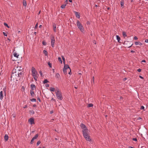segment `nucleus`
Listing matches in <instances>:
<instances>
[{
    "label": "nucleus",
    "instance_id": "obj_1",
    "mask_svg": "<svg viewBox=\"0 0 148 148\" xmlns=\"http://www.w3.org/2000/svg\"><path fill=\"white\" fill-rule=\"evenodd\" d=\"M80 126L83 129V135L85 139L87 141L91 142L92 140L89 135V131L86 127V126L83 124H81L80 125Z\"/></svg>",
    "mask_w": 148,
    "mask_h": 148
},
{
    "label": "nucleus",
    "instance_id": "obj_2",
    "mask_svg": "<svg viewBox=\"0 0 148 148\" xmlns=\"http://www.w3.org/2000/svg\"><path fill=\"white\" fill-rule=\"evenodd\" d=\"M21 74V72L18 71L16 69H14L12 71L11 77L14 79V78H16V77H20Z\"/></svg>",
    "mask_w": 148,
    "mask_h": 148
},
{
    "label": "nucleus",
    "instance_id": "obj_3",
    "mask_svg": "<svg viewBox=\"0 0 148 148\" xmlns=\"http://www.w3.org/2000/svg\"><path fill=\"white\" fill-rule=\"evenodd\" d=\"M32 73L34 78L35 80H37L38 74L37 71L34 67H32Z\"/></svg>",
    "mask_w": 148,
    "mask_h": 148
},
{
    "label": "nucleus",
    "instance_id": "obj_4",
    "mask_svg": "<svg viewBox=\"0 0 148 148\" xmlns=\"http://www.w3.org/2000/svg\"><path fill=\"white\" fill-rule=\"evenodd\" d=\"M55 92L58 99L60 100H62V95L60 91L57 88H56Z\"/></svg>",
    "mask_w": 148,
    "mask_h": 148
},
{
    "label": "nucleus",
    "instance_id": "obj_5",
    "mask_svg": "<svg viewBox=\"0 0 148 148\" xmlns=\"http://www.w3.org/2000/svg\"><path fill=\"white\" fill-rule=\"evenodd\" d=\"M69 71H70V72L69 73L70 74L71 70L69 66L68 65H65L63 69V71L64 73L66 74L67 73V71L69 72Z\"/></svg>",
    "mask_w": 148,
    "mask_h": 148
},
{
    "label": "nucleus",
    "instance_id": "obj_6",
    "mask_svg": "<svg viewBox=\"0 0 148 148\" xmlns=\"http://www.w3.org/2000/svg\"><path fill=\"white\" fill-rule=\"evenodd\" d=\"M77 25L78 28L80 30V31L83 33L84 32V28L82 25L81 23L79 21H77Z\"/></svg>",
    "mask_w": 148,
    "mask_h": 148
},
{
    "label": "nucleus",
    "instance_id": "obj_7",
    "mask_svg": "<svg viewBox=\"0 0 148 148\" xmlns=\"http://www.w3.org/2000/svg\"><path fill=\"white\" fill-rule=\"evenodd\" d=\"M51 45L52 47H54L55 46V38L53 36H52L51 37Z\"/></svg>",
    "mask_w": 148,
    "mask_h": 148
},
{
    "label": "nucleus",
    "instance_id": "obj_8",
    "mask_svg": "<svg viewBox=\"0 0 148 148\" xmlns=\"http://www.w3.org/2000/svg\"><path fill=\"white\" fill-rule=\"evenodd\" d=\"M16 69L18 71L21 72V73L23 71V68L21 66H18L16 67V69Z\"/></svg>",
    "mask_w": 148,
    "mask_h": 148
},
{
    "label": "nucleus",
    "instance_id": "obj_9",
    "mask_svg": "<svg viewBox=\"0 0 148 148\" xmlns=\"http://www.w3.org/2000/svg\"><path fill=\"white\" fill-rule=\"evenodd\" d=\"M38 136V134H37L34 137L32 138L30 142L31 144H32L33 143V142L34 141V140L37 138V137Z\"/></svg>",
    "mask_w": 148,
    "mask_h": 148
},
{
    "label": "nucleus",
    "instance_id": "obj_10",
    "mask_svg": "<svg viewBox=\"0 0 148 148\" xmlns=\"http://www.w3.org/2000/svg\"><path fill=\"white\" fill-rule=\"evenodd\" d=\"M28 122L30 123L31 125L34 124V120L33 118H31L28 120Z\"/></svg>",
    "mask_w": 148,
    "mask_h": 148
},
{
    "label": "nucleus",
    "instance_id": "obj_11",
    "mask_svg": "<svg viewBox=\"0 0 148 148\" xmlns=\"http://www.w3.org/2000/svg\"><path fill=\"white\" fill-rule=\"evenodd\" d=\"M3 97V94L2 91H1L0 92V99L2 100Z\"/></svg>",
    "mask_w": 148,
    "mask_h": 148
},
{
    "label": "nucleus",
    "instance_id": "obj_12",
    "mask_svg": "<svg viewBox=\"0 0 148 148\" xmlns=\"http://www.w3.org/2000/svg\"><path fill=\"white\" fill-rule=\"evenodd\" d=\"M8 135L5 134L4 136V138L5 141H7L8 140Z\"/></svg>",
    "mask_w": 148,
    "mask_h": 148
},
{
    "label": "nucleus",
    "instance_id": "obj_13",
    "mask_svg": "<svg viewBox=\"0 0 148 148\" xmlns=\"http://www.w3.org/2000/svg\"><path fill=\"white\" fill-rule=\"evenodd\" d=\"M74 13L75 14L76 16L78 18H79L80 16L79 14L77 12L75 11Z\"/></svg>",
    "mask_w": 148,
    "mask_h": 148
},
{
    "label": "nucleus",
    "instance_id": "obj_14",
    "mask_svg": "<svg viewBox=\"0 0 148 148\" xmlns=\"http://www.w3.org/2000/svg\"><path fill=\"white\" fill-rule=\"evenodd\" d=\"M135 44L136 45H142V43L139 42H135Z\"/></svg>",
    "mask_w": 148,
    "mask_h": 148
},
{
    "label": "nucleus",
    "instance_id": "obj_15",
    "mask_svg": "<svg viewBox=\"0 0 148 148\" xmlns=\"http://www.w3.org/2000/svg\"><path fill=\"white\" fill-rule=\"evenodd\" d=\"M56 89L54 88L53 87H50V90L51 92L55 91Z\"/></svg>",
    "mask_w": 148,
    "mask_h": 148
},
{
    "label": "nucleus",
    "instance_id": "obj_16",
    "mask_svg": "<svg viewBox=\"0 0 148 148\" xmlns=\"http://www.w3.org/2000/svg\"><path fill=\"white\" fill-rule=\"evenodd\" d=\"M53 30L55 32H56V25H55V24H54L53 25Z\"/></svg>",
    "mask_w": 148,
    "mask_h": 148
},
{
    "label": "nucleus",
    "instance_id": "obj_17",
    "mask_svg": "<svg viewBox=\"0 0 148 148\" xmlns=\"http://www.w3.org/2000/svg\"><path fill=\"white\" fill-rule=\"evenodd\" d=\"M14 56L16 57V58H18L19 55L17 53H15L13 54Z\"/></svg>",
    "mask_w": 148,
    "mask_h": 148
},
{
    "label": "nucleus",
    "instance_id": "obj_18",
    "mask_svg": "<svg viewBox=\"0 0 148 148\" xmlns=\"http://www.w3.org/2000/svg\"><path fill=\"white\" fill-rule=\"evenodd\" d=\"M31 89L33 90L35 88V85H34L33 84H32L31 85Z\"/></svg>",
    "mask_w": 148,
    "mask_h": 148
},
{
    "label": "nucleus",
    "instance_id": "obj_19",
    "mask_svg": "<svg viewBox=\"0 0 148 148\" xmlns=\"http://www.w3.org/2000/svg\"><path fill=\"white\" fill-rule=\"evenodd\" d=\"M30 94L33 97L34 96V92L33 90H31L30 91Z\"/></svg>",
    "mask_w": 148,
    "mask_h": 148
},
{
    "label": "nucleus",
    "instance_id": "obj_20",
    "mask_svg": "<svg viewBox=\"0 0 148 148\" xmlns=\"http://www.w3.org/2000/svg\"><path fill=\"white\" fill-rule=\"evenodd\" d=\"M23 4L24 6H26L27 5L26 1L25 0H23Z\"/></svg>",
    "mask_w": 148,
    "mask_h": 148
},
{
    "label": "nucleus",
    "instance_id": "obj_21",
    "mask_svg": "<svg viewBox=\"0 0 148 148\" xmlns=\"http://www.w3.org/2000/svg\"><path fill=\"white\" fill-rule=\"evenodd\" d=\"M123 35L124 38L127 36L126 33L124 32H123Z\"/></svg>",
    "mask_w": 148,
    "mask_h": 148
},
{
    "label": "nucleus",
    "instance_id": "obj_22",
    "mask_svg": "<svg viewBox=\"0 0 148 148\" xmlns=\"http://www.w3.org/2000/svg\"><path fill=\"white\" fill-rule=\"evenodd\" d=\"M43 53H44L45 55V56H47V51L46 50H44L43 51Z\"/></svg>",
    "mask_w": 148,
    "mask_h": 148
},
{
    "label": "nucleus",
    "instance_id": "obj_23",
    "mask_svg": "<svg viewBox=\"0 0 148 148\" xmlns=\"http://www.w3.org/2000/svg\"><path fill=\"white\" fill-rule=\"evenodd\" d=\"M116 37L117 39L118 40V41L119 42V41L120 40V37L118 35H116Z\"/></svg>",
    "mask_w": 148,
    "mask_h": 148
},
{
    "label": "nucleus",
    "instance_id": "obj_24",
    "mask_svg": "<svg viewBox=\"0 0 148 148\" xmlns=\"http://www.w3.org/2000/svg\"><path fill=\"white\" fill-rule=\"evenodd\" d=\"M58 61L60 62V63L62 64V62L61 60V59L60 57H58Z\"/></svg>",
    "mask_w": 148,
    "mask_h": 148
},
{
    "label": "nucleus",
    "instance_id": "obj_25",
    "mask_svg": "<svg viewBox=\"0 0 148 148\" xmlns=\"http://www.w3.org/2000/svg\"><path fill=\"white\" fill-rule=\"evenodd\" d=\"M66 4H63L61 6V8H65Z\"/></svg>",
    "mask_w": 148,
    "mask_h": 148
},
{
    "label": "nucleus",
    "instance_id": "obj_26",
    "mask_svg": "<svg viewBox=\"0 0 148 148\" xmlns=\"http://www.w3.org/2000/svg\"><path fill=\"white\" fill-rule=\"evenodd\" d=\"M121 6H123L124 5V2L123 1H122L121 2Z\"/></svg>",
    "mask_w": 148,
    "mask_h": 148
},
{
    "label": "nucleus",
    "instance_id": "obj_27",
    "mask_svg": "<svg viewBox=\"0 0 148 148\" xmlns=\"http://www.w3.org/2000/svg\"><path fill=\"white\" fill-rule=\"evenodd\" d=\"M62 59L63 61V62L65 64V58H64V57L63 56H62Z\"/></svg>",
    "mask_w": 148,
    "mask_h": 148
},
{
    "label": "nucleus",
    "instance_id": "obj_28",
    "mask_svg": "<svg viewBox=\"0 0 148 148\" xmlns=\"http://www.w3.org/2000/svg\"><path fill=\"white\" fill-rule=\"evenodd\" d=\"M48 82V81L47 79H45L43 82L44 83H46Z\"/></svg>",
    "mask_w": 148,
    "mask_h": 148
},
{
    "label": "nucleus",
    "instance_id": "obj_29",
    "mask_svg": "<svg viewBox=\"0 0 148 148\" xmlns=\"http://www.w3.org/2000/svg\"><path fill=\"white\" fill-rule=\"evenodd\" d=\"M31 101H32L35 102V101H36V100L35 99H31Z\"/></svg>",
    "mask_w": 148,
    "mask_h": 148
},
{
    "label": "nucleus",
    "instance_id": "obj_30",
    "mask_svg": "<svg viewBox=\"0 0 148 148\" xmlns=\"http://www.w3.org/2000/svg\"><path fill=\"white\" fill-rule=\"evenodd\" d=\"M93 106V105L92 104H89L88 105V107H91Z\"/></svg>",
    "mask_w": 148,
    "mask_h": 148
},
{
    "label": "nucleus",
    "instance_id": "obj_31",
    "mask_svg": "<svg viewBox=\"0 0 148 148\" xmlns=\"http://www.w3.org/2000/svg\"><path fill=\"white\" fill-rule=\"evenodd\" d=\"M42 44L43 45H46L47 43L43 41L42 42Z\"/></svg>",
    "mask_w": 148,
    "mask_h": 148
},
{
    "label": "nucleus",
    "instance_id": "obj_32",
    "mask_svg": "<svg viewBox=\"0 0 148 148\" xmlns=\"http://www.w3.org/2000/svg\"><path fill=\"white\" fill-rule=\"evenodd\" d=\"M48 64L50 67L51 68L52 67L51 64V63L50 62H48Z\"/></svg>",
    "mask_w": 148,
    "mask_h": 148
},
{
    "label": "nucleus",
    "instance_id": "obj_33",
    "mask_svg": "<svg viewBox=\"0 0 148 148\" xmlns=\"http://www.w3.org/2000/svg\"><path fill=\"white\" fill-rule=\"evenodd\" d=\"M40 143V141H38L36 143V145L37 146H38Z\"/></svg>",
    "mask_w": 148,
    "mask_h": 148
},
{
    "label": "nucleus",
    "instance_id": "obj_34",
    "mask_svg": "<svg viewBox=\"0 0 148 148\" xmlns=\"http://www.w3.org/2000/svg\"><path fill=\"white\" fill-rule=\"evenodd\" d=\"M59 76H60V75H59V74H58V73H56V76L58 78V77Z\"/></svg>",
    "mask_w": 148,
    "mask_h": 148
},
{
    "label": "nucleus",
    "instance_id": "obj_35",
    "mask_svg": "<svg viewBox=\"0 0 148 148\" xmlns=\"http://www.w3.org/2000/svg\"><path fill=\"white\" fill-rule=\"evenodd\" d=\"M4 25H5V26H7V27H9V26H8V24H7V23H4Z\"/></svg>",
    "mask_w": 148,
    "mask_h": 148
},
{
    "label": "nucleus",
    "instance_id": "obj_36",
    "mask_svg": "<svg viewBox=\"0 0 148 148\" xmlns=\"http://www.w3.org/2000/svg\"><path fill=\"white\" fill-rule=\"evenodd\" d=\"M144 107L143 106H141L140 107V109L141 110H144Z\"/></svg>",
    "mask_w": 148,
    "mask_h": 148
},
{
    "label": "nucleus",
    "instance_id": "obj_37",
    "mask_svg": "<svg viewBox=\"0 0 148 148\" xmlns=\"http://www.w3.org/2000/svg\"><path fill=\"white\" fill-rule=\"evenodd\" d=\"M92 82H93V84L94 83V77H92Z\"/></svg>",
    "mask_w": 148,
    "mask_h": 148
},
{
    "label": "nucleus",
    "instance_id": "obj_38",
    "mask_svg": "<svg viewBox=\"0 0 148 148\" xmlns=\"http://www.w3.org/2000/svg\"><path fill=\"white\" fill-rule=\"evenodd\" d=\"M132 140H133L135 141H136L137 140V139L136 138H133Z\"/></svg>",
    "mask_w": 148,
    "mask_h": 148
},
{
    "label": "nucleus",
    "instance_id": "obj_39",
    "mask_svg": "<svg viewBox=\"0 0 148 148\" xmlns=\"http://www.w3.org/2000/svg\"><path fill=\"white\" fill-rule=\"evenodd\" d=\"M38 23H37L36 24V25H35V28H36L38 27Z\"/></svg>",
    "mask_w": 148,
    "mask_h": 148
},
{
    "label": "nucleus",
    "instance_id": "obj_40",
    "mask_svg": "<svg viewBox=\"0 0 148 148\" xmlns=\"http://www.w3.org/2000/svg\"><path fill=\"white\" fill-rule=\"evenodd\" d=\"M3 34L4 36H7V34H6L4 32H3Z\"/></svg>",
    "mask_w": 148,
    "mask_h": 148
},
{
    "label": "nucleus",
    "instance_id": "obj_41",
    "mask_svg": "<svg viewBox=\"0 0 148 148\" xmlns=\"http://www.w3.org/2000/svg\"><path fill=\"white\" fill-rule=\"evenodd\" d=\"M134 39L135 40H136L138 39V38H137V37L136 36H135L134 37Z\"/></svg>",
    "mask_w": 148,
    "mask_h": 148
},
{
    "label": "nucleus",
    "instance_id": "obj_42",
    "mask_svg": "<svg viewBox=\"0 0 148 148\" xmlns=\"http://www.w3.org/2000/svg\"><path fill=\"white\" fill-rule=\"evenodd\" d=\"M141 69H139L138 70V71L139 72H140L141 71Z\"/></svg>",
    "mask_w": 148,
    "mask_h": 148
},
{
    "label": "nucleus",
    "instance_id": "obj_43",
    "mask_svg": "<svg viewBox=\"0 0 148 148\" xmlns=\"http://www.w3.org/2000/svg\"><path fill=\"white\" fill-rule=\"evenodd\" d=\"M27 105H25L23 107V108H27Z\"/></svg>",
    "mask_w": 148,
    "mask_h": 148
},
{
    "label": "nucleus",
    "instance_id": "obj_44",
    "mask_svg": "<svg viewBox=\"0 0 148 148\" xmlns=\"http://www.w3.org/2000/svg\"><path fill=\"white\" fill-rule=\"evenodd\" d=\"M31 112L32 113H33V114H34V112L33 110L31 111Z\"/></svg>",
    "mask_w": 148,
    "mask_h": 148
},
{
    "label": "nucleus",
    "instance_id": "obj_45",
    "mask_svg": "<svg viewBox=\"0 0 148 148\" xmlns=\"http://www.w3.org/2000/svg\"><path fill=\"white\" fill-rule=\"evenodd\" d=\"M145 42H147L148 43V39H146L145 40Z\"/></svg>",
    "mask_w": 148,
    "mask_h": 148
},
{
    "label": "nucleus",
    "instance_id": "obj_46",
    "mask_svg": "<svg viewBox=\"0 0 148 148\" xmlns=\"http://www.w3.org/2000/svg\"><path fill=\"white\" fill-rule=\"evenodd\" d=\"M46 86L47 87H48L49 86V85L48 84H46Z\"/></svg>",
    "mask_w": 148,
    "mask_h": 148
},
{
    "label": "nucleus",
    "instance_id": "obj_47",
    "mask_svg": "<svg viewBox=\"0 0 148 148\" xmlns=\"http://www.w3.org/2000/svg\"><path fill=\"white\" fill-rule=\"evenodd\" d=\"M131 52L132 53H134L135 52V51L133 50H132L131 51Z\"/></svg>",
    "mask_w": 148,
    "mask_h": 148
},
{
    "label": "nucleus",
    "instance_id": "obj_48",
    "mask_svg": "<svg viewBox=\"0 0 148 148\" xmlns=\"http://www.w3.org/2000/svg\"><path fill=\"white\" fill-rule=\"evenodd\" d=\"M139 77L141 78V79H143V77L140 76H139Z\"/></svg>",
    "mask_w": 148,
    "mask_h": 148
},
{
    "label": "nucleus",
    "instance_id": "obj_49",
    "mask_svg": "<svg viewBox=\"0 0 148 148\" xmlns=\"http://www.w3.org/2000/svg\"><path fill=\"white\" fill-rule=\"evenodd\" d=\"M142 62H146V61L145 60H144L142 61Z\"/></svg>",
    "mask_w": 148,
    "mask_h": 148
},
{
    "label": "nucleus",
    "instance_id": "obj_50",
    "mask_svg": "<svg viewBox=\"0 0 148 148\" xmlns=\"http://www.w3.org/2000/svg\"><path fill=\"white\" fill-rule=\"evenodd\" d=\"M51 100H53V101H55V99H54L52 98V99H51Z\"/></svg>",
    "mask_w": 148,
    "mask_h": 148
},
{
    "label": "nucleus",
    "instance_id": "obj_51",
    "mask_svg": "<svg viewBox=\"0 0 148 148\" xmlns=\"http://www.w3.org/2000/svg\"><path fill=\"white\" fill-rule=\"evenodd\" d=\"M42 26V25H39V27L40 28H41Z\"/></svg>",
    "mask_w": 148,
    "mask_h": 148
},
{
    "label": "nucleus",
    "instance_id": "obj_52",
    "mask_svg": "<svg viewBox=\"0 0 148 148\" xmlns=\"http://www.w3.org/2000/svg\"><path fill=\"white\" fill-rule=\"evenodd\" d=\"M69 1L70 2H72V0H69Z\"/></svg>",
    "mask_w": 148,
    "mask_h": 148
},
{
    "label": "nucleus",
    "instance_id": "obj_53",
    "mask_svg": "<svg viewBox=\"0 0 148 148\" xmlns=\"http://www.w3.org/2000/svg\"><path fill=\"white\" fill-rule=\"evenodd\" d=\"M141 148H145V146H143L141 147Z\"/></svg>",
    "mask_w": 148,
    "mask_h": 148
},
{
    "label": "nucleus",
    "instance_id": "obj_54",
    "mask_svg": "<svg viewBox=\"0 0 148 148\" xmlns=\"http://www.w3.org/2000/svg\"><path fill=\"white\" fill-rule=\"evenodd\" d=\"M53 112V111H51V112H50V113H51V114H52Z\"/></svg>",
    "mask_w": 148,
    "mask_h": 148
},
{
    "label": "nucleus",
    "instance_id": "obj_55",
    "mask_svg": "<svg viewBox=\"0 0 148 148\" xmlns=\"http://www.w3.org/2000/svg\"><path fill=\"white\" fill-rule=\"evenodd\" d=\"M126 79V78H124V79H123V80H124V81H125Z\"/></svg>",
    "mask_w": 148,
    "mask_h": 148
},
{
    "label": "nucleus",
    "instance_id": "obj_56",
    "mask_svg": "<svg viewBox=\"0 0 148 148\" xmlns=\"http://www.w3.org/2000/svg\"><path fill=\"white\" fill-rule=\"evenodd\" d=\"M65 1H66V3H67L68 0H66Z\"/></svg>",
    "mask_w": 148,
    "mask_h": 148
},
{
    "label": "nucleus",
    "instance_id": "obj_57",
    "mask_svg": "<svg viewBox=\"0 0 148 148\" xmlns=\"http://www.w3.org/2000/svg\"><path fill=\"white\" fill-rule=\"evenodd\" d=\"M129 148H134V147H129Z\"/></svg>",
    "mask_w": 148,
    "mask_h": 148
},
{
    "label": "nucleus",
    "instance_id": "obj_58",
    "mask_svg": "<svg viewBox=\"0 0 148 148\" xmlns=\"http://www.w3.org/2000/svg\"><path fill=\"white\" fill-rule=\"evenodd\" d=\"M36 106V105H33V106L34 107H35Z\"/></svg>",
    "mask_w": 148,
    "mask_h": 148
},
{
    "label": "nucleus",
    "instance_id": "obj_59",
    "mask_svg": "<svg viewBox=\"0 0 148 148\" xmlns=\"http://www.w3.org/2000/svg\"><path fill=\"white\" fill-rule=\"evenodd\" d=\"M40 11L38 13V14H39L40 13Z\"/></svg>",
    "mask_w": 148,
    "mask_h": 148
},
{
    "label": "nucleus",
    "instance_id": "obj_60",
    "mask_svg": "<svg viewBox=\"0 0 148 148\" xmlns=\"http://www.w3.org/2000/svg\"><path fill=\"white\" fill-rule=\"evenodd\" d=\"M40 73H41V75L42 73H41V71H40Z\"/></svg>",
    "mask_w": 148,
    "mask_h": 148
},
{
    "label": "nucleus",
    "instance_id": "obj_61",
    "mask_svg": "<svg viewBox=\"0 0 148 148\" xmlns=\"http://www.w3.org/2000/svg\"><path fill=\"white\" fill-rule=\"evenodd\" d=\"M34 34L36 35V32H35L34 33Z\"/></svg>",
    "mask_w": 148,
    "mask_h": 148
},
{
    "label": "nucleus",
    "instance_id": "obj_62",
    "mask_svg": "<svg viewBox=\"0 0 148 148\" xmlns=\"http://www.w3.org/2000/svg\"><path fill=\"white\" fill-rule=\"evenodd\" d=\"M75 88L76 89L77 88L76 87H75Z\"/></svg>",
    "mask_w": 148,
    "mask_h": 148
},
{
    "label": "nucleus",
    "instance_id": "obj_63",
    "mask_svg": "<svg viewBox=\"0 0 148 148\" xmlns=\"http://www.w3.org/2000/svg\"><path fill=\"white\" fill-rule=\"evenodd\" d=\"M131 46H128V47H130Z\"/></svg>",
    "mask_w": 148,
    "mask_h": 148
},
{
    "label": "nucleus",
    "instance_id": "obj_64",
    "mask_svg": "<svg viewBox=\"0 0 148 148\" xmlns=\"http://www.w3.org/2000/svg\"><path fill=\"white\" fill-rule=\"evenodd\" d=\"M38 148H41V147H39Z\"/></svg>",
    "mask_w": 148,
    "mask_h": 148
}]
</instances>
